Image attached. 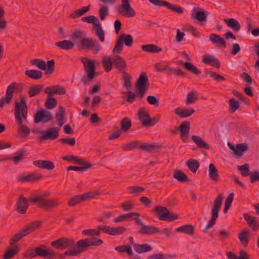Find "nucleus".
Wrapping results in <instances>:
<instances>
[{
    "label": "nucleus",
    "instance_id": "7",
    "mask_svg": "<svg viewBox=\"0 0 259 259\" xmlns=\"http://www.w3.org/2000/svg\"><path fill=\"white\" fill-rule=\"evenodd\" d=\"M81 20L84 22H87L93 25V29H96L95 33L102 42L105 40V32L103 31L98 18L95 16L90 15L83 17Z\"/></svg>",
    "mask_w": 259,
    "mask_h": 259
},
{
    "label": "nucleus",
    "instance_id": "23",
    "mask_svg": "<svg viewBox=\"0 0 259 259\" xmlns=\"http://www.w3.org/2000/svg\"><path fill=\"white\" fill-rule=\"evenodd\" d=\"M45 93L49 95L51 94L64 95L66 91L64 87L58 85L47 87L45 90Z\"/></svg>",
    "mask_w": 259,
    "mask_h": 259
},
{
    "label": "nucleus",
    "instance_id": "8",
    "mask_svg": "<svg viewBox=\"0 0 259 259\" xmlns=\"http://www.w3.org/2000/svg\"><path fill=\"white\" fill-rule=\"evenodd\" d=\"M75 44L78 48L82 50L92 49L95 54L101 48L100 44L95 43L92 38L83 37L79 41H75Z\"/></svg>",
    "mask_w": 259,
    "mask_h": 259
},
{
    "label": "nucleus",
    "instance_id": "48",
    "mask_svg": "<svg viewBox=\"0 0 259 259\" xmlns=\"http://www.w3.org/2000/svg\"><path fill=\"white\" fill-rule=\"evenodd\" d=\"M158 148V146L155 144H147L140 141L139 148L143 151L151 152Z\"/></svg>",
    "mask_w": 259,
    "mask_h": 259
},
{
    "label": "nucleus",
    "instance_id": "64",
    "mask_svg": "<svg viewBox=\"0 0 259 259\" xmlns=\"http://www.w3.org/2000/svg\"><path fill=\"white\" fill-rule=\"evenodd\" d=\"M240 107V104L238 101L231 98L229 100V109L232 112H235Z\"/></svg>",
    "mask_w": 259,
    "mask_h": 259
},
{
    "label": "nucleus",
    "instance_id": "12",
    "mask_svg": "<svg viewBox=\"0 0 259 259\" xmlns=\"http://www.w3.org/2000/svg\"><path fill=\"white\" fill-rule=\"evenodd\" d=\"M98 228L101 230L104 233L112 236L119 235L127 230V229L123 226L111 227L109 226L99 225L98 226Z\"/></svg>",
    "mask_w": 259,
    "mask_h": 259
},
{
    "label": "nucleus",
    "instance_id": "37",
    "mask_svg": "<svg viewBox=\"0 0 259 259\" xmlns=\"http://www.w3.org/2000/svg\"><path fill=\"white\" fill-rule=\"evenodd\" d=\"M141 49L143 51L151 53H157L161 51L162 49L154 44H148L142 45Z\"/></svg>",
    "mask_w": 259,
    "mask_h": 259
},
{
    "label": "nucleus",
    "instance_id": "24",
    "mask_svg": "<svg viewBox=\"0 0 259 259\" xmlns=\"http://www.w3.org/2000/svg\"><path fill=\"white\" fill-rule=\"evenodd\" d=\"M138 233L140 234L150 235L160 233V230L155 226L145 225L141 228Z\"/></svg>",
    "mask_w": 259,
    "mask_h": 259
},
{
    "label": "nucleus",
    "instance_id": "49",
    "mask_svg": "<svg viewBox=\"0 0 259 259\" xmlns=\"http://www.w3.org/2000/svg\"><path fill=\"white\" fill-rule=\"evenodd\" d=\"M59 111L56 113V116L58 124L61 127L64 123L65 110L61 106L59 107Z\"/></svg>",
    "mask_w": 259,
    "mask_h": 259
},
{
    "label": "nucleus",
    "instance_id": "32",
    "mask_svg": "<svg viewBox=\"0 0 259 259\" xmlns=\"http://www.w3.org/2000/svg\"><path fill=\"white\" fill-rule=\"evenodd\" d=\"M192 140L196 144L197 146L200 148L205 149H209V145L201 137L193 135L191 137Z\"/></svg>",
    "mask_w": 259,
    "mask_h": 259
},
{
    "label": "nucleus",
    "instance_id": "10",
    "mask_svg": "<svg viewBox=\"0 0 259 259\" xmlns=\"http://www.w3.org/2000/svg\"><path fill=\"white\" fill-rule=\"evenodd\" d=\"M97 195L98 193L94 194L89 192L81 195H75L68 200L67 205L70 207H73L82 201L94 198Z\"/></svg>",
    "mask_w": 259,
    "mask_h": 259
},
{
    "label": "nucleus",
    "instance_id": "25",
    "mask_svg": "<svg viewBox=\"0 0 259 259\" xmlns=\"http://www.w3.org/2000/svg\"><path fill=\"white\" fill-rule=\"evenodd\" d=\"M41 224L42 222L41 221L37 220L26 225L22 228V229L27 235L38 229L41 226Z\"/></svg>",
    "mask_w": 259,
    "mask_h": 259
},
{
    "label": "nucleus",
    "instance_id": "15",
    "mask_svg": "<svg viewBox=\"0 0 259 259\" xmlns=\"http://www.w3.org/2000/svg\"><path fill=\"white\" fill-rule=\"evenodd\" d=\"M121 8L122 11L119 12L123 16L133 17L136 16L135 10L131 7L130 0H121Z\"/></svg>",
    "mask_w": 259,
    "mask_h": 259
},
{
    "label": "nucleus",
    "instance_id": "21",
    "mask_svg": "<svg viewBox=\"0 0 259 259\" xmlns=\"http://www.w3.org/2000/svg\"><path fill=\"white\" fill-rule=\"evenodd\" d=\"M202 61L205 64L209 65L217 68H219L221 64L218 59L213 56L205 54L202 56Z\"/></svg>",
    "mask_w": 259,
    "mask_h": 259
},
{
    "label": "nucleus",
    "instance_id": "26",
    "mask_svg": "<svg viewBox=\"0 0 259 259\" xmlns=\"http://www.w3.org/2000/svg\"><path fill=\"white\" fill-rule=\"evenodd\" d=\"M243 217L245 221L247 222L248 226L254 231L258 229L259 223L256 220V218L251 217L247 213H244Z\"/></svg>",
    "mask_w": 259,
    "mask_h": 259
},
{
    "label": "nucleus",
    "instance_id": "3",
    "mask_svg": "<svg viewBox=\"0 0 259 259\" xmlns=\"http://www.w3.org/2000/svg\"><path fill=\"white\" fill-rule=\"evenodd\" d=\"M103 241L101 239L95 238H87L77 241L75 244L76 249H68L64 252V255L67 256H76L87 250L92 246H99L102 245Z\"/></svg>",
    "mask_w": 259,
    "mask_h": 259
},
{
    "label": "nucleus",
    "instance_id": "2",
    "mask_svg": "<svg viewBox=\"0 0 259 259\" xmlns=\"http://www.w3.org/2000/svg\"><path fill=\"white\" fill-rule=\"evenodd\" d=\"M51 193L48 191L43 192L41 194L34 195L30 198L29 200L33 204L43 210L49 211L57 208L60 203L57 198L47 199L50 197Z\"/></svg>",
    "mask_w": 259,
    "mask_h": 259
},
{
    "label": "nucleus",
    "instance_id": "52",
    "mask_svg": "<svg viewBox=\"0 0 259 259\" xmlns=\"http://www.w3.org/2000/svg\"><path fill=\"white\" fill-rule=\"evenodd\" d=\"M173 177L179 182H187L188 181V177L181 170L175 171Z\"/></svg>",
    "mask_w": 259,
    "mask_h": 259
},
{
    "label": "nucleus",
    "instance_id": "34",
    "mask_svg": "<svg viewBox=\"0 0 259 259\" xmlns=\"http://www.w3.org/2000/svg\"><path fill=\"white\" fill-rule=\"evenodd\" d=\"M55 46L63 50H71L74 46V44L69 40H64L55 43Z\"/></svg>",
    "mask_w": 259,
    "mask_h": 259
},
{
    "label": "nucleus",
    "instance_id": "61",
    "mask_svg": "<svg viewBox=\"0 0 259 259\" xmlns=\"http://www.w3.org/2000/svg\"><path fill=\"white\" fill-rule=\"evenodd\" d=\"M127 190L129 193L135 194L136 196H138L145 191V188L140 186H133L128 187Z\"/></svg>",
    "mask_w": 259,
    "mask_h": 259
},
{
    "label": "nucleus",
    "instance_id": "30",
    "mask_svg": "<svg viewBox=\"0 0 259 259\" xmlns=\"http://www.w3.org/2000/svg\"><path fill=\"white\" fill-rule=\"evenodd\" d=\"M224 22L235 31H238L241 29V25L238 21L234 18L225 19Z\"/></svg>",
    "mask_w": 259,
    "mask_h": 259
},
{
    "label": "nucleus",
    "instance_id": "40",
    "mask_svg": "<svg viewBox=\"0 0 259 259\" xmlns=\"http://www.w3.org/2000/svg\"><path fill=\"white\" fill-rule=\"evenodd\" d=\"M209 176L211 180L214 181H217L219 179V175L218 170L215 167L214 165L210 163L208 167Z\"/></svg>",
    "mask_w": 259,
    "mask_h": 259
},
{
    "label": "nucleus",
    "instance_id": "29",
    "mask_svg": "<svg viewBox=\"0 0 259 259\" xmlns=\"http://www.w3.org/2000/svg\"><path fill=\"white\" fill-rule=\"evenodd\" d=\"M90 5L88 6L83 7L79 9H77L73 11L72 13L70 14L69 17L72 19H76L77 18L82 16L84 14L89 12L90 11Z\"/></svg>",
    "mask_w": 259,
    "mask_h": 259
},
{
    "label": "nucleus",
    "instance_id": "33",
    "mask_svg": "<svg viewBox=\"0 0 259 259\" xmlns=\"http://www.w3.org/2000/svg\"><path fill=\"white\" fill-rule=\"evenodd\" d=\"M12 90L13 89L12 87L10 86V87H7L6 96L1 100V101H0V107H4L5 104L10 103L11 100L13 97V95L12 94L13 92Z\"/></svg>",
    "mask_w": 259,
    "mask_h": 259
},
{
    "label": "nucleus",
    "instance_id": "62",
    "mask_svg": "<svg viewBox=\"0 0 259 259\" xmlns=\"http://www.w3.org/2000/svg\"><path fill=\"white\" fill-rule=\"evenodd\" d=\"M123 80L124 82V87L127 90L131 88V76L125 71H123Z\"/></svg>",
    "mask_w": 259,
    "mask_h": 259
},
{
    "label": "nucleus",
    "instance_id": "58",
    "mask_svg": "<svg viewBox=\"0 0 259 259\" xmlns=\"http://www.w3.org/2000/svg\"><path fill=\"white\" fill-rule=\"evenodd\" d=\"M120 124V130L126 132L131 128L132 126V122L128 117H124L121 121Z\"/></svg>",
    "mask_w": 259,
    "mask_h": 259
},
{
    "label": "nucleus",
    "instance_id": "59",
    "mask_svg": "<svg viewBox=\"0 0 259 259\" xmlns=\"http://www.w3.org/2000/svg\"><path fill=\"white\" fill-rule=\"evenodd\" d=\"M57 104L56 99L51 95H49V97L45 103V107L48 109H52L56 106Z\"/></svg>",
    "mask_w": 259,
    "mask_h": 259
},
{
    "label": "nucleus",
    "instance_id": "31",
    "mask_svg": "<svg viewBox=\"0 0 259 259\" xmlns=\"http://www.w3.org/2000/svg\"><path fill=\"white\" fill-rule=\"evenodd\" d=\"M195 112L193 109H185L183 110L181 108L178 107L175 110V113L181 118H186L192 115Z\"/></svg>",
    "mask_w": 259,
    "mask_h": 259
},
{
    "label": "nucleus",
    "instance_id": "20",
    "mask_svg": "<svg viewBox=\"0 0 259 259\" xmlns=\"http://www.w3.org/2000/svg\"><path fill=\"white\" fill-rule=\"evenodd\" d=\"M138 115L143 126H147V124L150 123V116L148 111L145 108H140L138 112Z\"/></svg>",
    "mask_w": 259,
    "mask_h": 259
},
{
    "label": "nucleus",
    "instance_id": "56",
    "mask_svg": "<svg viewBox=\"0 0 259 259\" xmlns=\"http://www.w3.org/2000/svg\"><path fill=\"white\" fill-rule=\"evenodd\" d=\"M248 149V147L245 144H238L236 145L234 155L239 156H242L243 155V152L247 151Z\"/></svg>",
    "mask_w": 259,
    "mask_h": 259
},
{
    "label": "nucleus",
    "instance_id": "6",
    "mask_svg": "<svg viewBox=\"0 0 259 259\" xmlns=\"http://www.w3.org/2000/svg\"><path fill=\"white\" fill-rule=\"evenodd\" d=\"M223 196L221 194L217 196L213 202V205L211 209V218L206 226L204 232H207L208 230L213 227L219 217V213L222 204Z\"/></svg>",
    "mask_w": 259,
    "mask_h": 259
},
{
    "label": "nucleus",
    "instance_id": "57",
    "mask_svg": "<svg viewBox=\"0 0 259 259\" xmlns=\"http://www.w3.org/2000/svg\"><path fill=\"white\" fill-rule=\"evenodd\" d=\"M140 144V141H134L122 146L121 148L124 150L130 151L137 148H139Z\"/></svg>",
    "mask_w": 259,
    "mask_h": 259
},
{
    "label": "nucleus",
    "instance_id": "50",
    "mask_svg": "<svg viewBox=\"0 0 259 259\" xmlns=\"http://www.w3.org/2000/svg\"><path fill=\"white\" fill-rule=\"evenodd\" d=\"M115 250L120 253L126 252L130 256L133 255L131 246L130 245L118 246L115 248Z\"/></svg>",
    "mask_w": 259,
    "mask_h": 259
},
{
    "label": "nucleus",
    "instance_id": "11",
    "mask_svg": "<svg viewBox=\"0 0 259 259\" xmlns=\"http://www.w3.org/2000/svg\"><path fill=\"white\" fill-rule=\"evenodd\" d=\"M151 3L158 7L164 6L171 11L178 13V14H182L183 13V9L180 6L174 5L169 2L162 0H148Z\"/></svg>",
    "mask_w": 259,
    "mask_h": 259
},
{
    "label": "nucleus",
    "instance_id": "14",
    "mask_svg": "<svg viewBox=\"0 0 259 259\" xmlns=\"http://www.w3.org/2000/svg\"><path fill=\"white\" fill-rule=\"evenodd\" d=\"M59 129L57 127H50L46 131H39L38 132L41 135V139L42 140H54L59 136Z\"/></svg>",
    "mask_w": 259,
    "mask_h": 259
},
{
    "label": "nucleus",
    "instance_id": "38",
    "mask_svg": "<svg viewBox=\"0 0 259 259\" xmlns=\"http://www.w3.org/2000/svg\"><path fill=\"white\" fill-rule=\"evenodd\" d=\"M176 231L185 233L189 235H193L194 234V227L192 225H185L177 228Z\"/></svg>",
    "mask_w": 259,
    "mask_h": 259
},
{
    "label": "nucleus",
    "instance_id": "27",
    "mask_svg": "<svg viewBox=\"0 0 259 259\" xmlns=\"http://www.w3.org/2000/svg\"><path fill=\"white\" fill-rule=\"evenodd\" d=\"M153 211L156 213L158 219L161 221H164L168 214V209L164 206H157Z\"/></svg>",
    "mask_w": 259,
    "mask_h": 259
},
{
    "label": "nucleus",
    "instance_id": "36",
    "mask_svg": "<svg viewBox=\"0 0 259 259\" xmlns=\"http://www.w3.org/2000/svg\"><path fill=\"white\" fill-rule=\"evenodd\" d=\"M209 39L214 44L222 45L224 48H226V43L224 38L219 35L212 33L209 35Z\"/></svg>",
    "mask_w": 259,
    "mask_h": 259
},
{
    "label": "nucleus",
    "instance_id": "55",
    "mask_svg": "<svg viewBox=\"0 0 259 259\" xmlns=\"http://www.w3.org/2000/svg\"><path fill=\"white\" fill-rule=\"evenodd\" d=\"M26 236L25 233L21 229L19 232L14 235L10 240L9 243L10 245L13 246L15 243L19 241L24 236Z\"/></svg>",
    "mask_w": 259,
    "mask_h": 259
},
{
    "label": "nucleus",
    "instance_id": "41",
    "mask_svg": "<svg viewBox=\"0 0 259 259\" xmlns=\"http://www.w3.org/2000/svg\"><path fill=\"white\" fill-rule=\"evenodd\" d=\"M25 74L28 77L33 79H39L42 75V72L37 70H28L25 71Z\"/></svg>",
    "mask_w": 259,
    "mask_h": 259
},
{
    "label": "nucleus",
    "instance_id": "35",
    "mask_svg": "<svg viewBox=\"0 0 259 259\" xmlns=\"http://www.w3.org/2000/svg\"><path fill=\"white\" fill-rule=\"evenodd\" d=\"M134 245V250L138 253H142L150 251L152 250V247L148 244H137Z\"/></svg>",
    "mask_w": 259,
    "mask_h": 259
},
{
    "label": "nucleus",
    "instance_id": "46",
    "mask_svg": "<svg viewBox=\"0 0 259 259\" xmlns=\"http://www.w3.org/2000/svg\"><path fill=\"white\" fill-rule=\"evenodd\" d=\"M102 65L106 72H109L113 66L112 59H110L108 56L104 57L102 60Z\"/></svg>",
    "mask_w": 259,
    "mask_h": 259
},
{
    "label": "nucleus",
    "instance_id": "51",
    "mask_svg": "<svg viewBox=\"0 0 259 259\" xmlns=\"http://www.w3.org/2000/svg\"><path fill=\"white\" fill-rule=\"evenodd\" d=\"M29 62L32 65L37 66L42 70H46V63L42 60L39 59H31Z\"/></svg>",
    "mask_w": 259,
    "mask_h": 259
},
{
    "label": "nucleus",
    "instance_id": "63",
    "mask_svg": "<svg viewBox=\"0 0 259 259\" xmlns=\"http://www.w3.org/2000/svg\"><path fill=\"white\" fill-rule=\"evenodd\" d=\"M198 93L196 91H193L187 95L186 100V104H189L194 103L196 100L197 99Z\"/></svg>",
    "mask_w": 259,
    "mask_h": 259
},
{
    "label": "nucleus",
    "instance_id": "1",
    "mask_svg": "<svg viewBox=\"0 0 259 259\" xmlns=\"http://www.w3.org/2000/svg\"><path fill=\"white\" fill-rule=\"evenodd\" d=\"M27 107L24 97L19 102H16L15 106L14 115L16 123L20 125L17 130L18 134L22 137H27L30 134L29 127L23 124L27 119Z\"/></svg>",
    "mask_w": 259,
    "mask_h": 259
},
{
    "label": "nucleus",
    "instance_id": "13",
    "mask_svg": "<svg viewBox=\"0 0 259 259\" xmlns=\"http://www.w3.org/2000/svg\"><path fill=\"white\" fill-rule=\"evenodd\" d=\"M52 120V115L51 113L45 109L38 111L34 115V121L36 123L40 122L47 123Z\"/></svg>",
    "mask_w": 259,
    "mask_h": 259
},
{
    "label": "nucleus",
    "instance_id": "17",
    "mask_svg": "<svg viewBox=\"0 0 259 259\" xmlns=\"http://www.w3.org/2000/svg\"><path fill=\"white\" fill-rule=\"evenodd\" d=\"M16 210L21 214H24L28 207V203L27 200L25 198L23 195L20 196L16 204Z\"/></svg>",
    "mask_w": 259,
    "mask_h": 259
},
{
    "label": "nucleus",
    "instance_id": "54",
    "mask_svg": "<svg viewBox=\"0 0 259 259\" xmlns=\"http://www.w3.org/2000/svg\"><path fill=\"white\" fill-rule=\"evenodd\" d=\"M140 215V214L139 212H131L129 213H126L122 215H121L115 219H114L113 221L114 222L117 223L124 220H126L128 218H132L133 217H139Z\"/></svg>",
    "mask_w": 259,
    "mask_h": 259
},
{
    "label": "nucleus",
    "instance_id": "22",
    "mask_svg": "<svg viewBox=\"0 0 259 259\" xmlns=\"http://www.w3.org/2000/svg\"><path fill=\"white\" fill-rule=\"evenodd\" d=\"M33 164L38 168L47 170H53L55 168L54 163L50 160H38L33 162Z\"/></svg>",
    "mask_w": 259,
    "mask_h": 259
},
{
    "label": "nucleus",
    "instance_id": "9",
    "mask_svg": "<svg viewBox=\"0 0 259 259\" xmlns=\"http://www.w3.org/2000/svg\"><path fill=\"white\" fill-rule=\"evenodd\" d=\"M51 245L57 249L64 250L65 249L74 248L75 247V241L71 238L61 237L52 241Z\"/></svg>",
    "mask_w": 259,
    "mask_h": 259
},
{
    "label": "nucleus",
    "instance_id": "42",
    "mask_svg": "<svg viewBox=\"0 0 259 259\" xmlns=\"http://www.w3.org/2000/svg\"><path fill=\"white\" fill-rule=\"evenodd\" d=\"M101 230L97 228V229H90L82 230L81 233L82 235L86 236H90L91 238H95L94 237H99L101 234Z\"/></svg>",
    "mask_w": 259,
    "mask_h": 259
},
{
    "label": "nucleus",
    "instance_id": "5",
    "mask_svg": "<svg viewBox=\"0 0 259 259\" xmlns=\"http://www.w3.org/2000/svg\"><path fill=\"white\" fill-rule=\"evenodd\" d=\"M81 61L83 64L84 71L87 73V75L83 76L81 82L85 85L96 76L97 73L95 71L96 67L94 62L92 60L87 57H82Z\"/></svg>",
    "mask_w": 259,
    "mask_h": 259
},
{
    "label": "nucleus",
    "instance_id": "4",
    "mask_svg": "<svg viewBox=\"0 0 259 259\" xmlns=\"http://www.w3.org/2000/svg\"><path fill=\"white\" fill-rule=\"evenodd\" d=\"M46 246L41 245L37 247H35L30 251H26L22 254V256L25 258H33L37 256L42 257L45 258H54L56 254L53 250H47Z\"/></svg>",
    "mask_w": 259,
    "mask_h": 259
},
{
    "label": "nucleus",
    "instance_id": "44",
    "mask_svg": "<svg viewBox=\"0 0 259 259\" xmlns=\"http://www.w3.org/2000/svg\"><path fill=\"white\" fill-rule=\"evenodd\" d=\"M186 164L189 169L193 173H195L200 166L199 161L194 159L188 160L186 162Z\"/></svg>",
    "mask_w": 259,
    "mask_h": 259
},
{
    "label": "nucleus",
    "instance_id": "28",
    "mask_svg": "<svg viewBox=\"0 0 259 259\" xmlns=\"http://www.w3.org/2000/svg\"><path fill=\"white\" fill-rule=\"evenodd\" d=\"M148 85L149 80L146 73L143 72L136 81V88H148Z\"/></svg>",
    "mask_w": 259,
    "mask_h": 259
},
{
    "label": "nucleus",
    "instance_id": "45",
    "mask_svg": "<svg viewBox=\"0 0 259 259\" xmlns=\"http://www.w3.org/2000/svg\"><path fill=\"white\" fill-rule=\"evenodd\" d=\"M183 65L188 71L191 72L195 75H198L201 74V71L191 62H184Z\"/></svg>",
    "mask_w": 259,
    "mask_h": 259
},
{
    "label": "nucleus",
    "instance_id": "19",
    "mask_svg": "<svg viewBox=\"0 0 259 259\" xmlns=\"http://www.w3.org/2000/svg\"><path fill=\"white\" fill-rule=\"evenodd\" d=\"M112 59L113 66L115 68L118 69L122 73L123 71H125L124 69L126 67V63L122 57L118 55H115Z\"/></svg>",
    "mask_w": 259,
    "mask_h": 259
},
{
    "label": "nucleus",
    "instance_id": "43",
    "mask_svg": "<svg viewBox=\"0 0 259 259\" xmlns=\"http://www.w3.org/2000/svg\"><path fill=\"white\" fill-rule=\"evenodd\" d=\"M197 9H200L199 8H194L193 9L192 11V17L193 18H195L196 19L198 20L199 21H205L206 20V15H205L204 11H198L194 14V11H196Z\"/></svg>",
    "mask_w": 259,
    "mask_h": 259
},
{
    "label": "nucleus",
    "instance_id": "39",
    "mask_svg": "<svg viewBox=\"0 0 259 259\" xmlns=\"http://www.w3.org/2000/svg\"><path fill=\"white\" fill-rule=\"evenodd\" d=\"M249 232L247 229L243 230L239 234V239L242 245L244 247H246L248 245V242L249 241Z\"/></svg>",
    "mask_w": 259,
    "mask_h": 259
},
{
    "label": "nucleus",
    "instance_id": "47",
    "mask_svg": "<svg viewBox=\"0 0 259 259\" xmlns=\"http://www.w3.org/2000/svg\"><path fill=\"white\" fill-rule=\"evenodd\" d=\"M121 41L127 47H131L133 43V38L131 35L121 34L119 37Z\"/></svg>",
    "mask_w": 259,
    "mask_h": 259
},
{
    "label": "nucleus",
    "instance_id": "16",
    "mask_svg": "<svg viewBox=\"0 0 259 259\" xmlns=\"http://www.w3.org/2000/svg\"><path fill=\"white\" fill-rule=\"evenodd\" d=\"M41 178L42 175L39 174L31 173L27 175L21 174L18 177L17 181L23 183L34 182L40 180Z\"/></svg>",
    "mask_w": 259,
    "mask_h": 259
},
{
    "label": "nucleus",
    "instance_id": "53",
    "mask_svg": "<svg viewBox=\"0 0 259 259\" xmlns=\"http://www.w3.org/2000/svg\"><path fill=\"white\" fill-rule=\"evenodd\" d=\"M42 90V86L41 85H35L33 87H30L28 94L29 97H32L37 95Z\"/></svg>",
    "mask_w": 259,
    "mask_h": 259
},
{
    "label": "nucleus",
    "instance_id": "60",
    "mask_svg": "<svg viewBox=\"0 0 259 259\" xmlns=\"http://www.w3.org/2000/svg\"><path fill=\"white\" fill-rule=\"evenodd\" d=\"M19 251V248L15 247L13 248L9 249L3 255L4 259H10L17 254Z\"/></svg>",
    "mask_w": 259,
    "mask_h": 259
},
{
    "label": "nucleus",
    "instance_id": "18",
    "mask_svg": "<svg viewBox=\"0 0 259 259\" xmlns=\"http://www.w3.org/2000/svg\"><path fill=\"white\" fill-rule=\"evenodd\" d=\"M190 129V123L188 121L183 122L179 126L178 130L180 132L181 138L183 141H187Z\"/></svg>",
    "mask_w": 259,
    "mask_h": 259
}]
</instances>
